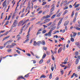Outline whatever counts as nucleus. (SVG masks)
Returning <instances> with one entry per match:
<instances>
[{
	"instance_id": "1",
	"label": "nucleus",
	"mask_w": 80,
	"mask_h": 80,
	"mask_svg": "<svg viewBox=\"0 0 80 80\" xmlns=\"http://www.w3.org/2000/svg\"><path fill=\"white\" fill-rule=\"evenodd\" d=\"M33 27V25H32L31 27H30L29 28L28 32V35H27V37H28V36L29 35V33H30V29L31 30H32Z\"/></svg>"
},
{
	"instance_id": "2",
	"label": "nucleus",
	"mask_w": 80,
	"mask_h": 80,
	"mask_svg": "<svg viewBox=\"0 0 80 80\" xmlns=\"http://www.w3.org/2000/svg\"><path fill=\"white\" fill-rule=\"evenodd\" d=\"M50 15H47L46 16H44L43 17L42 19L44 20V19H46L48 18H50Z\"/></svg>"
},
{
	"instance_id": "3",
	"label": "nucleus",
	"mask_w": 80,
	"mask_h": 80,
	"mask_svg": "<svg viewBox=\"0 0 80 80\" xmlns=\"http://www.w3.org/2000/svg\"><path fill=\"white\" fill-rule=\"evenodd\" d=\"M68 23H69V21H66L64 24V26H66V25H67L68 24Z\"/></svg>"
},
{
	"instance_id": "4",
	"label": "nucleus",
	"mask_w": 80,
	"mask_h": 80,
	"mask_svg": "<svg viewBox=\"0 0 80 80\" xmlns=\"http://www.w3.org/2000/svg\"><path fill=\"white\" fill-rule=\"evenodd\" d=\"M67 60H68V58H67L65 59L64 62H62V63H64V65H65V64L67 63Z\"/></svg>"
},
{
	"instance_id": "5",
	"label": "nucleus",
	"mask_w": 80,
	"mask_h": 80,
	"mask_svg": "<svg viewBox=\"0 0 80 80\" xmlns=\"http://www.w3.org/2000/svg\"><path fill=\"white\" fill-rule=\"evenodd\" d=\"M62 47H61L58 50V53H59L60 52H62Z\"/></svg>"
},
{
	"instance_id": "6",
	"label": "nucleus",
	"mask_w": 80,
	"mask_h": 80,
	"mask_svg": "<svg viewBox=\"0 0 80 80\" xmlns=\"http://www.w3.org/2000/svg\"><path fill=\"white\" fill-rule=\"evenodd\" d=\"M62 19H61L59 21V22L58 23V26H59V25H60V24L62 23Z\"/></svg>"
},
{
	"instance_id": "7",
	"label": "nucleus",
	"mask_w": 80,
	"mask_h": 80,
	"mask_svg": "<svg viewBox=\"0 0 80 80\" xmlns=\"http://www.w3.org/2000/svg\"><path fill=\"white\" fill-rule=\"evenodd\" d=\"M54 9H55V6H53L50 10V12H53V11L54 10Z\"/></svg>"
},
{
	"instance_id": "8",
	"label": "nucleus",
	"mask_w": 80,
	"mask_h": 80,
	"mask_svg": "<svg viewBox=\"0 0 80 80\" xmlns=\"http://www.w3.org/2000/svg\"><path fill=\"white\" fill-rule=\"evenodd\" d=\"M56 28H57V27H56V26H54V27H52L51 28V29L50 30V31L51 32H52V31H53V30H55V29Z\"/></svg>"
},
{
	"instance_id": "9",
	"label": "nucleus",
	"mask_w": 80,
	"mask_h": 80,
	"mask_svg": "<svg viewBox=\"0 0 80 80\" xmlns=\"http://www.w3.org/2000/svg\"><path fill=\"white\" fill-rule=\"evenodd\" d=\"M50 20V19H47L45 20L44 22H45V23H46V22H48Z\"/></svg>"
},
{
	"instance_id": "10",
	"label": "nucleus",
	"mask_w": 80,
	"mask_h": 80,
	"mask_svg": "<svg viewBox=\"0 0 80 80\" xmlns=\"http://www.w3.org/2000/svg\"><path fill=\"white\" fill-rule=\"evenodd\" d=\"M23 77L22 76H19L17 80H20V79H23Z\"/></svg>"
},
{
	"instance_id": "11",
	"label": "nucleus",
	"mask_w": 80,
	"mask_h": 80,
	"mask_svg": "<svg viewBox=\"0 0 80 80\" xmlns=\"http://www.w3.org/2000/svg\"><path fill=\"white\" fill-rule=\"evenodd\" d=\"M48 37H51L52 36V32L50 31L48 33Z\"/></svg>"
},
{
	"instance_id": "12",
	"label": "nucleus",
	"mask_w": 80,
	"mask_h": 80,
	"mask_svg": "<svg viewBox=\"0 0 80 80\" xmlns=\"http://www.w3.org/2000/svg\"><path fill=\"white\" fill-rule=\"evenodd\" d=\"M6 4H7V1H5L2 4V5H3V7H5V5H6Z\"/></svg>"
},
{
	"instance_id": "13",
	"label": "nucleus",
	"mask_w": 80,
	"mask_h": 80,
	"mask_svg": "<svg viewBox=\"0 0 80 80\" xmlns=\"http://www.w3.org/2000/svg\"><path fill=\"white\" fill-rule=\"evenodd\" d=\"M41 43V41H39L38 42H37V45H38V46H40Z\"/></svg>"
},
{
	"instance_id": "14",
	"label": "nucleus",
	"mask_w": 80,
	"mask_h": 80,
	"mask_svg": "<svg viewBox=\"0 0 80 80\" xmlns=\"http://www.w3.org/2000/svg\"><path fill=\"white\" fill-rule=\"evenodd\" d=\"M13 47V46L12 45H8L6 46V48H12Z\"/></svg>"
},
{
	"instance_id": "15",
	"label": "nucleus",
	"mask_w": 80,
	"mask_h": 80,
	"mask_svg": "<svg viewBox=\"0 0 80 80\" xmlns=\"http://www.w3.org/2000/svg\"><path fill=\"white\" fill-rule=\"evenodd\" d=\"M78 62H79V60L78 59H77L76 60L75 64H78Z\"/></svg>"
},
{
	"instance_id": "16",
	"label": "nucleus",
	"mask_w": 80,
	"mask_h": 80,
	"mask_svg": "<svg viewBox=\"0 0 80 80\" xmlns=\"http://www.w3.org/2000/svg\"><path fill=\"white\" fill-rule=\"evenodd\" d=\"M12 42H13V40H9V41H7L6 43H12Z\"/></svg>"
},
{
	"instance_id": "17",
	"label": "nucleus",
	"mask_w": 80,
	"mask_h": 80,
	"mask_svg": "<svg viewBox=\"0 0 80 80\" xmlns=\"http://www.w3.org/2000/svg\"><path fill=\"white\" fill-rule=\"evenodd\" d=\"M41 43H42V45H45V41H44V40H42V42H41Z\"/></svg>"
},
{
	"instance_id": "18",
	"label": "nucleus",
	"mask_w": 80,
	"mask_h": 80,
	"mask_svg": "<svg viewBox=\"0 0 80 80\" xmlns=\"http://www.w3.org/2000/svg\"><path fill=\"white\" fill-rule=\"evenodd\" d=\"M23 22V20L21 21L20 22V23L18 24V27H19V26H20V25H21V24H22V23Z\"/></svg>"
},
{
	"instance_id": "19",
	"label": "nucleus",
	"mask_w": 80,
	"mask_h": 80,
	"mask_svg": "<svg viewBox=\"0 0 80 80\" xmlns=\"http://www.w3.org/2000/svg\"><path fill=\"white\" fill-rule=\"evenodd\" d=\"M17 23H14L13 22L12 26H13V27H16L17 26Z\"/></svg>"
},
{
	"instance_id": "20",
	"label": "nucleus",
	"mask_w": 80,
	"mask_h": 80,
	"mask_svg": "<svg viewBox=\"0 0 80 80\" xmlns=\"http://www.w3.org/2000/svg\"><path fill=\"white\" fill-rule=\"evenodd\" d=\"M52 22H50L49 23L47 24V26H48V27H49L50 26V25H52Z\"/></svg>"
},
{
	"instance_id": "21",
	"label": "nucleus",
	"mask_w": 80,
	"mask_h": 80,
	"mask_svg": "<svg viewBox=\"0 0 80 80\" xmlns=\"http://www.w3.org/2000/svg\"><path fill=\"white\" fill-rule=\"evenodd\" d=\"M46 76L43 75L41 76L40 78H46Z\"/></svg>"
},
{
	"instance_id": "22",
	"label": "nucleus",
	"mask_w": 80,
	"mask_h": 80,
	"mask_svg": "<svg viewBox=\"0 0 80 80\" xmlns=\"http://www.w3.org/2000/svg\"><path fill=\"white\" fill-rule=\"evenodd\" d=\"M78 52H75L74 55L75 56H78Z\"/></svg>"
},
{
	"instance_id": "23",
	"label": "nucleus",
	"mask_w": 80,
	"mask_h": 80,
	"mask_svg": "<svg viewBox=\"0 0 80 80\" xmlns=\"http://www.w3.org/2000/svg\"><path fill=\"white\" fill-rule=\"evenodd\" d=\"M56 16V14H54L51 17V18L53 19L55 17V16Z\"/></svg>"
},
{
	"instance_id": "24",
	"label": "nucleus",
	"mask_w": 80,
	"mask_h": 80,
	"mask_svg": "<svg viewBox=\"0 0 80 80\" xmlns=\"http://www.w3.org/2000/svg\"><path fill=\"white\" fill-rule=\"evenodd\" d=\"M43 62V59H41L39 62V63L40 64H41Z\"/></svg>"
},
{
	"instance_id": "25",
	"label": "nucleus",
	"mask_w": 80,
	"mask_h": 80,
	"mask_svg": "<svg viewBox=\"0 0 80 80\" xmlns=\"http://www.w3.org/2000/svg\"><path fill=\"white\" fill-rule=\"evenodd\" d=\"M33 45L34 46H36L37 45V42H36V41H34V44H33Z\"/></svg>"
},
{
	"instance_id": "26",
	"label": "nucleus",
	"mask_w": 80,
	"mask_h": 80,
	"mask_svg": "<svg viewBox=\"0 0 80 80\" xmlns=\"http://www.w3.org/2000/svg\"><path fill=\"white\" fill-rule=\"evenodd\" d=\"M76 22V17H74L73 19V22L75 23Z\"/></svg>"
},
{
	"instance_id": "27",
	"label": "nucleus",
	"mask_w": 80,
	"mask_h": 80,
	"mask_svg": "<svg viewBox=\"0 0 80 80\" xmlns=\"http://www.w3.org/2000/svg\"><path fill=\"white\" fill-rule=\"evenodd\" d=\"M29 20V19H28L25 21L24 22H23L24 24H25V23H27Z\"/></svg>"
},
{
	"instance_id": "28",
	"label": "nucleus",
	"mask_w": 80,
	"mask_h": 80,
	"mask_svg": "<svg viewBox=\"0 0 80 80\" xmlns=\"http://www.w3.org/2000/svg\"><path fill=\"white\" fill-rule=\"evenodd\" d=\"M30 9H28V13H27L26 14V16H27V15H28V13H30Z\"/></svg>"
},
{
	"instance_id": "29",
	"label": "nucleus",
	"mask_w": 80,
	"mask_h": 80,
	"mask_svg": "<svg viewBox=\"0 0 80 80\" xmlns=\"http://www.w3.org/2000/svg\"><path fill=\"white\" fill-rule=\"evenodd\" d=\"M80 6V4H77V5H76L74 7L75 8H77V7H78V6Z\"/></svg>"
},
{
	"instance_id": "30",
	"label": "nucleus",
	"mask_w": 80,
	"mask_h": 80,
	"mask_svg": "<svg viewBox=\"0 0 80 80\" xmlns=\"http://www.w3.org/2000/svg\"><path fill=\"white\" fill-rule=\"evenodd\" d=\"M43 48L44 49V50H45L46 51V50H47V47H43Z\"/></svg>"
},
{
	"instance_id": "31",
	"label": "nucleus",
	"mask_w": 80,
	"mask_h": 80,
	"mask_svg": "<svg viewBox=\"0 0 80 80\" xmlns=\"http://www.w3.org/2000/svg\"><path fill=\"white\" fill-rule=\"evenodd\" d=\"M47 32V30H43L42 32V33H45Z\"/></svg>"
},
{
	"instance_id": "32",
	"label": "nucleus",
	"mask_w": 80,
	"mask_h": 80,
	"mask_svg": "<svg viewBox=\"0 0 80 80\" xmlns=\"http://www.w3.org/2000/svg\"><path fill=\"white\" fill-rule=\"evenodd\" d=\"M7 51V52H10L12 51V49H11L9 48L8 49Z\"/></svg>"
},
{
	"instance_id": "33",
	"label": "nucleus",
	"mask_w": 80,
	"mask_h": 80,
	"mask_svg": "<svg viewBox=\"0 0 80 80\" xmlns=\"http://www.w3.org/2000/svg\"><path fill=\"white\" fill-rule=\"evenodd\" d=\"M71 41L72 42H74V39L73 38H70Z\"/></svg>"
},
{
	"instance_id": "34",
	"label": "nucleus",
	"mask_w": 80,
	"mask_h": 80,
	"mask_svg": "<svg viewBox=\"0 0 80 80\" xmlns=\"http://www.w3.org/2000/svg\"><path fill=\"white\" fill-rule=\"evenodd\" d=\"M46 54L47 55H50V52L48 51L46 52Z\"/></svg>"
},
{
	"instance_id": "35",
	"label": "nucleus",
	"mask_w": 80,
	"mask_h": 80,
	"mask_svg": "<svg viewBox=\"0 0 80 80\" xmlns=\"http://www.w3.org/2000/svg\"><path fill=\"white\" fill-rule=\"evenodd\" d=\"M43 3L42 4V5H46L47 2H43Z\"/></svg>"
},
{
	"instance_id": "36",
	"label": "nucleus",
	"mask_w": 80,
	"mask_h": 80,
	"mask_svg": "<svg viewBox=\"0 0 80 80\" xmlns=\"http://www.w3.org/2000/svg\"><path fill=\"white\" fill-rule=\"evenodd\" d=\"M68 12V10H66V11H65L64 12V14H66V13H67Z\"/></svg>"
},
{
	"instance_id": "37",
	"label": "nucleus",
	"mask_w": 80,
	"mask_h": 80,
	"mask_svg": "<svg viewBox=\"0 0 80 80\" xmlns=\"http://www.w3.org/2000/svg\"><path fill=\"white\" fill-rule=\"evenodd\" d=\"M3 13H2L1 15V19H2V18L3 17Z\"/></svg>"
},
{
	"instance_id": "38",
	"label": "nucleus",
	"mask_w": 80,
	"mask_h": 80,
	"mask_svg": "<svg viewBox=\"0 0 80 80\" xmlns=\"http://www.w3.org/2000/svg\"><path fill=\"white\" fill-rule=\"evenodd\" d=\"M63 1H62L60 5L61 7H62V5H63Z\"/></svg>"
},
{
	"instance_id": "39",
	"label": "nucleus",
	"mask_w": 80,
	"mask_h": 80,
	"mask_svg": "<svg viewBox=\"0 0 80 80\" xmlns=\"http://www.w3.org/2000/svg\"><path fill=\"white\" fill-rule=\"evenodd\" d=\"M77 35V32H75L73 33V37H75V36Z\"/></svg>"
},
{
	"instance_id": "40",
	"label": "nucleus",
	"mask_w": 80,
	"mask_h": 80,
	"mask_svg": "<svg viewBox=\"0 0 80 80\" xmlns=\"http://www.w3.org/2000/svg\"><path fill=\"white\" fill-rule=\"evenodd\" d=\"M45 57H46V54H45L43 56V57L42 58V59H43V58H44Z\"/></svg>"
},
{
	"instance_id": "41",
	"label": "nucleus",
	"mask_w": 80,
	"mask_h": 80,
	"mask_svg": "<svg viewBox=\"0 0 80 80\" xmlns=\"http://www.w3.org/2000/svg\"><path fill=\"white\" fill-rule=\"evenodd\" d=\"M62 75H63V71L61 69V70L60 71Z\"/></svg>"
},
{
	"instance_id": "42",
	"label": "nucleus",
	"mask_w": 80,
	"mask_h": 80,
	"mask_svg": "<svg viewBox=\"0 0 80 80\" xmlns=\"http://www.w3.org/2000/svg\"><path fill=\"white\" fill-rule=\"evenodd\" d=\"M12 2L13 3V6H14V5H15V1H14V0H13Z\"/></svg>"
},
{
	"instance_id": "43",
	"label": "nucleus",
	"mask_w": 80,
	"mask_h": 80,
	"mask_svg": "<svg viewBox=\"0 0 80 80\" xmlns=\"http://www.w3.org/2000/svg\"><path fill=\"white\" fill-rule=\"evenodd\" d=\"M65 3L66 4H68V3H67V0H66V1H64L63 2V3Z\"/></svg>"
},
{
	"instance_id": "44",
	"label": "nucleus",
	"mask_w": 80,
	"mask_h": 80,
	"mask_svg": "<svg viewBox=\"0 0 80 80\" xmlns=\"http://www.w3.org/2000/svg\"><path fill=\"white\" fill-rule=\"evenodd\" d=\"M26 55H27V56H28V57H30V56H31V55L29 53H27Z\"/></svg>"
},
{
	"instance_id": "45",
	"label": "nucleus",
	"mask_w": 80,
	"mask_h": 80,
	"mask_svg": "<svg viewBox=\"0 0 80 80\" xmlns=\"http://www.w3.org/2000/svg\"><path fill=\"white\" fill-rule=\"evenodd\" d=\"M43 12V11L42 10L38 12V14H41V13Z\"/></svg>"
},
{
	"instance_id": "46",
	"label": "nucleus",
	"mask_w": 80,
	"mask_h": 80,
	"mask_svg": "<svg viewBox=\"0 0 80 80\" xmlns=\"http://www.w3.org/2000/svg\"><path fill=\"white\" fill-rule=\"evenodd\" d=\"M12 46H16L17 45V44H15V43H12Z\"/></svg>"
},
{
	"instance_id": "47",
	"label": "nucleus",
	"mask_w": 80,
	"mask_h": 80,
	"mask_svg": "<svg viewBox=\"0 0 80 80\" xmlns=\"http://www.w3.org/2000/svg\"><path fill=\"white\" fill-rule=\"evenodd\" d=\"M49 78L50 79L52 78V73H51L49 76Z\"/></svg>"
},
{
	"instance_id": "48",
	"label": "nucleus",
	"mask_w": 80,
	"mask_h": 80,
	"mask_svg": "<svg viewBox=\"0 0 80 80\" xmlns=\"http://www.w3.org/2000/svg\"><path fill=\"white\" fill-rule=\"evenodd\" d=\"M36 19V18H32L31 19V21H33V20H34Z\"/></svg>"
},
{
	"instance_id": "49",
	"label": "nucleus",
	"mask_w": 80,
	"mask_h": 80,
	"mask_svg": "<svg viewBox=\"0 0 80 80\" xmlns=\"http://www.w3.org/2000/svg\"><path fill=\"white\" fill-rule=\"evenodd\" d=\"M68 6H66L65 7V8H64V10H66V9H68Z\"/></svg>"
},
{
	"instance_id": "50",
	"label": "nucleus",
	"mask_w": 80,
	"mask_h": 80,
	"mask_svg": "<svg viewBox=\"0 0 80 80\" xmlns=\"http://www.w3.org/2000/svg\"><path fill=\"white\" fill-rule=\"evenodd\" d=\"M29 40V39H26L25 40V42H23V43H26V42H28V41Z\"/></svg>"
},
{
	"instance_id": "51",
	"label": "nucleus",
	"mask_w": 80,
	"mask_h": 80,
	"mask_svg": "<svg viewBox=\"0 0 80 80\" xmlns=\"http://www.w3.org/2000/svg\"><path fill=\"white\" fill-rule=\"evenodd\" d=\"M16 51L17 52H18V54H20V51H18V50H17Z\"/></svg>"
},
{
	"instance_id": "52",
	"label": "nucleus",
	"mask_w": 80,
	"mask_h": 80,
	"mask_svg": "<svg viewBox=\"0 0 80 80\" xmlns=\"http://www.w3.org/2000/svg\"><path fill=\"white\" fill-rule=\"evenodd\" d=\"M9 21H8L6 22V23L5 24V25H8V23Z\"/></svg>"
},
{
	"instance_id": "53",
	"label": "nucleus",
	"mask_w": 80,
	"mask_h": 80,
	"mask_svg": "<svg viewBox=\"0 0 80 80\" xmlns=\"http://www.w3.org/2000/svg\"><path fill=\"white\" fill-rule=\"evenodd\" d=\"M22 32H23V29H22L21 30V32H19V34H21L22 33Z\"/></svg>"
},
{
	"instance_id": "54",
	"label": "nucleus",
	"mask_w": 80,
	"mask_h": 80,
	"mask_svg": "<svg viewBox=\"0 0 80 80\" xmlns=\"http://www.w3.org/2000/svg\"><path fill=\"white\" fill-rule=\"evenodd\" d=\"M73 15H74V11H73L71 17H73Z\"/></svg>"
},
{
	"instance_id": "55",
	"label": "nucleus",
	"mask_w": 80,
	"mask_h": 80,
	"mask_svg": "<svg viewBox=\"0 0 80 80\" xmlns=\"http://www.w3.org/2000/svg\"><path fill=\"white\" fill-rule=\"evenodd\" d=\"M75 44L76 45H80V44H79V43H78V42H76V43H75Z\"/></svg>"
},
{
	"instance_id": "56",
	"label": "nucleus",
	"mask_w": 80,
	"mask_h": 80,
	"mask_svg": "<svg viewBox=\"0 0 80 80\" xmlns=\"http://www.w3.org/2000/svg\"><path fill=\"white\" fill-rule=\"evenodd\" d=\"M51 69L52 71H53V70H54V67H52L51 68Z\"/></svg>"
},
{
	"instance_id": "57",
	"label": "nucleus",
	"mask_w": 80,
	"mask_h": 80,
	"mask_svg": "<svg viewBox=\"0 0 80 80\" xmlns=\"http://www.w3.org/2000/svg\"><path fill=\"white\" fill-rule=\"evenodd\" d=\"M75 73H73L71 76V78H73V77L74 76V75H75Z\"/></svg>"
},
{
	"instance_id": "58",
	"label": "nucleus",
	"mask_w": 80,
	"mask_h": 80,
	"mask_svg": "<svg viewBox=\"0 0 80 80\" xmlns=\"http://www.w3.org/2000/svg\"><path fill=\"white\" fill-rule=\"evenodd\" d=\"M29 77V75H27V74L25 75L24 76V77L26 78H27V77Z\"/></svg>"
},
{
	"instance_id": "59",
	"label": "nucleus",
	"mask_w": 80,
	"mask_h": 80,
	"mask_svg": "<svg viewBox=\"0 0 80 80\" xmlns=\"http://www.w3.org/2000/svg\"><path fill=\"white\" fill-rule=\"evenodd\" d=\"M76 29L77 30H80V28H76Z\"/></svg>"
},
{
	"instance_id": "60",
	"label": "nucleus",
	"mask_w": 80,
	"mask_h": 80,
	"mask_svg": "<svg viewBox=\"0 0 80 80\" xmlns=\"http://www.w3.org/2000/svg\"><path fill=\"white\" fill-rule=\"evenodd\" d=\"M60 66H61V67H65V65H64L63 64H60Z\"/></svg>"
},
{
	"instance_id": "61",
	"label": "nucleus",
	"mask_w": 80,
	"mask_h": 80,
	"mask_svg": "<svg viewBox=\"0 0 80 80\" xmlns=\"http://www.w3.org/2000/svg\"><path fill=\"white\" fill-rule=\"evenodd\" d=\"M30 22H29L27 25V27H28V26H29V25H30Z\"/></svg>"
},
{
	"instance_id": "62",
	"label": "nucleus",
	"mask_w": 80,
	"mask_h": 80,
	"mask_svg": "<svg viewBox=\"0 0 80 80\" xmlns=\"http://www.w3.org/2000/svg\"><path fill=\"white\" fill-rule=\"evenodd\" d=\"M61 15V13H59L57 15V17H60Z\"/></svg>"
},
{
	"instance_id": "63",
	"label": "nucleus",
	"mask_w": 80,
	"mask_h": 80,
	"mask_svg": "<svg viewBox=\"0 0 80 80\" xmlns=\"http://www.w3.org/2000/svg\"><path fill=\"white\" fill-rule=\"evenodd\" d=\"M50 62V60H49L48 61H47V63H48V64H49Z\"/></svg>"
},
{
	"instance_id": "64",
	"label": "nucleus",
	"mask_w": 80,
	"mask_h": 80,
	"mask_svg": "<svg viewBox=\"0 0 80 80\" xmlns=\"http://www.w3.org/2000/svg\"><path fill=\"white\" fill-rule=\"evenodd\" d=\"M74 76L75 77L77 78L78 77V75L77 74H74Z\"/></svg>"
}]
</instances>
